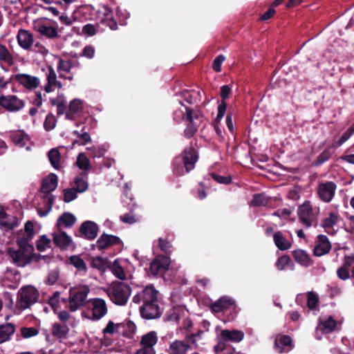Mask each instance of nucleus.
<instances>
[{"label": "nucleus", "instance_id": "b1692460", "mask_svg": "<svg viewBox=\"0 0 354 354\" xmlns=\"http://www.w3.org/2000/svg\"><path fill=\"white\" fill-rule=\"evenodd\" d=\"M234 304L235 301L234 299L227 296H223L216 301L214 303L212 304L210 308L212 312L218 313L230 309L232 306L234 305Z\"/></svg>", "mask_w": 354, "mask_h": 354}, {"label": "nucleus", "instance_id": "8fccbe9b", "mask_svg": "<svg viewBox=\"0 0 354 354\" xmlns=\"http://www.w3.org/2000/svg\"><path fill=\"white\" fill-rule=\"evenodd\" d=\"M51 247V241L46 235L39 236V239L36 241V248L38 251L43 252L46 248Z\"/></svg>", "mask_w": 354, "mask_h": 354}, {"label": "nucleus", "instance_id": "2f4dec72", "mask_svg": "<svg viewBox=\"0 0 354 354\" xmlns=\"http://www.w3.org/2000/svg\"><path fill=\"white\" fill-rule=\"evenodd\" d=\"M273 241L277 248L280 250H287L291 248V243L286 239L281 231L273 234Z\"/></svg>", "mask_w": 354, "mask_h": 354}, {"label": "nucleus", "instance_id": "7ed1b4c3", "mask_svg": "<svg viewBox=\"0 0 354 354\" xmlns=\"http://www.w3.org/2000/svg\"><path fill=\"white\" fill-rule=\"evenodd\" d=\"M89 291L88 286L71 288L70 289L68 301L69 308L71 311L74 312L85 304Z\"/></svg>", "mask_w": 354, "mask_h": 354}, {"label": "nucleus", "instance_id": "58836bf2", "mask_svg": "<svg viewBox=\"0 0 354 354\" xmlns=\"http://www.w3.org/2000/svg\"><path fill=\"white\" fill-rule=\"evenodd\" d=\"M48 157L51 165L54 169H59L61 168L59 164L61 160V154L57 149L54 148L50 149L48 153Z\"/></svg>", "mask_w": 354, "mask_h": 354}, {"label": "nucleus", "instance_id": "c756f323", "mask_svg": "<svg viewBox=\"0 0 354 354\" xmlns=\"http://www.w3.org/2000/svg\"><path fill=\"white\" fill-rule=\"evenodd\" d=\"M221 335L224 340L233 342H239L244 337L243 332L238 330H223L221 333Z\"/></svg>", "mask_w": 354, "mask_h": 354}, {"label": "nucleus", "instance_id": "79ce46f5", "mask_svg": "<svg viewBox=\"0 0 354 354\" xmlns=\"http://www.w3.org/2000/svg\"><path fill=\"white\" fill-rule=\"evenodd\" d=\"M109 12H111V9L109 7L105 6V18L102 19L101 22L109 27L110 29L115 30L118 29V23L113 17H109Z\"/></svg>", "mask_w": 354, "mask_h": 354}, {"label": "nucleus", "instance_id": "1a4fd4ad", "mask_svg": "<svg viewBox=\"0 0 354 354\" xmlns=\"http://www.w3.org/2000/svg\"><path fill=\"white\" fill-rule=\"evenodd\" d=\"M336 188L337 185L333 181L319 183L317 188L319 198L325 203L330 202L335 196Z\"/></svg>", "mask_w": 354, "mask_h": 354}, {"label": "nucleus", "instance_id": "9d476101", "mask_svg": "<svg viewBox=\"0 0 354 354\" xmlns=\"http://www.w3.org/2000/svg\"><path fill=\"white\" fill-rule=\"evenodd\" d=\"M140 313L143 319H155L161 317L162 310L159 305V301H157L142 304L140 307Z\"/></svg>", "mask_w": 354, "mask_h": 354}, {"label": "nucleus", "instance_id": "dca6fc26", "mask_svg": "<svg viewBox=\"0 0 354 354\" xmlns=\"http://www.w3.org/2000/svg\"><path fill=\"white\" fill-rule=\"evenodd\" d=\"M337 324V321L331 315L319 317V323L316 328L317 333L321 332L322 334L331 333L335 330Z\"/></svg>", "mask_w": 354, "mask_h": 354}, {"label": "nucleus", "instance_id": "052dcab7", "mask_svg": "<svg viewBox=\"0 0 354 354\" xmlns=\"http://www.w3.org/2000/svg\"><path fill=\"white\" fill-rule=\"evenodd\" d=\"M12 140L13 142L20 147H24L26 145L25 135L23 132L17 131L12 134Z\"/></svg>", "mask_w": 354, "mask_h": 354}, {"label": "nucleus", "instance_id": "864d4df0", "mask_svg": "<svg viewBox=\"0 0 354 354\" xmlns=\"http://www.w3.org/2000/svg\"><path fill=\"white\" fill-rule=\"evenodd\" d=\"M56 123L57 120L55 116L52 113H49L46 117L44 122V128L46 131H50L55 127Z\"/></svg>", "mask_w": 354, "mask_h": 354}, {"label": "nucleus", "instance_id": "f704fd0d", "mask_svg": "<svg viewBox=\"0 0 354 354\" xmlns=\"http://www.w3.org/2000/svg\"><path fill=\"white\" fill-rule=\"evenodd\" d=\"M84 176H86V174L82 172L74 179V184L75 185V187L74 188L78 193H83L86 192L88 187V183L85 179H84Z\"/></svg>", "mask_w": 354, "mask_h": 354}, {"label": "nucleus", "instance_id": "a878e982", "mask_svg": "<svg viewBox=\"0 0 354 354\" xmlns=\"http://www.w3.org/2000/svg\"><path fill=\"white\" fill-rule=\"evenodd\" d=\"M76 217L70 212L63 213L57 219L56 227L57 230H62V227L71 228L76 222Z\"/></svg>", "mask_w": 354, "mask_h": 354}, {"label": "nucleus", "instance_id": "9b49d317", "mask_svg": "<svg viewBox=\"0 0 354 354\" xmlns=\"http://www.w3.org/2000/svg\"><path fill=\"white\" fill-rule=\"evenodd\" d=\"M198 160V151L192 146L185 149L181 153V160L183 162L187 173L195 168V165Z\"/></svg>", "mask_w": 354, "mask_h": 354}, {"label": "nucleus", "instance_id": "e433bc0d", "mask_svg": "<svg viewBox=\"0 0 354 354\" xmlns=\"http://www.w3.org/2000/svg\"><path fill=\"white\" fill-rule=\"evenodd\" d=\"M0 62H4L8 66H11L14 64V58L7 47L0 43Z\"/></svg>", "mask_w": 354, "mask_h": 354}, {"label": "nucleus", "instance_id": "412c9836", "mask_svg": "<svg viewBox=\"0 0 354 354\" xmlns=\"http://www.w3.org/2000/svg\"><path fill=\"white\" fill-rule=\"evenodd\" d=\"M48 73L46 74L47 83L44 86V91L46 93H50L55 90V88H61L62 84L60 81L57 80V74L51 66L48 68Z\"/></svg>", "mask_w": 354, "mask_h": 354}, {"label": "nucleus", "instance_id": "39448f33", "mask_svg": "<svg viewBox=\"0 0 354 354\" xmlns=\"http://www.w3.org/2000/svg\"><path fill=\"white\" fill-rule=\"evenodd\" d=\"M39 297L38 290L30 286L22 288L18 294V304L21 308L26 309L37 302Z\"/></svg>", "mask_w": 354, "mask_h": 354}, {"label": "nucleus", "instance_id": "393cba45", "mask_svg": "<svg viewBox=\"0 0 354 354\" xmlns=\"http://www.w3.org/2000/svg\"><path fill=\"white\" fill-rule=\"evenodd\" d=\"M59 232L53 233V243L61 250H66L72 243V239L67 233L62 230H57Z\"/></svg>", "mask_w": 354, "mask_h": 354}, {"label": "nucleus", "instance_id": "f03ea898", "mask_svg": "<svg viewBox=\"0 0 354 354\" xmlns=\"http://www.w3.org/2000/svg\"><path fill=\"white\" fill-rule=\"evenodd\" d=\"M297 214L299 221L306 227L317 225L318 212L315 211L309 201H306L299 206Z\"/></svg>", "mask_w": 354, "mask_h": 354}, {"label": "nucleus", "instance_id": "de8ad7c7", "mask_svg": "<svg viewBox=\"0 0 354 354\" xmlns=\"http://www.w3.org/2000/svg\"><path fill=\"white\" fill-rule=\"evenodd\" d=\"M76 165L80 169L85 171H87L91 168L90 160L84 153H80L78 155Z\"/></svg>", "mask_w": 354, "mask_h": 354}, {"label": "nucleus", "instance_id": "603ef678", "mask_svg": "<svg viewBox=\"0 0 354 354\" xmlns=\"http://www.w3.org/2000/svg\"><path fill=\"white\" fill-rule=\"evenodd\" d=\"M354 132V124H352L346 131H345L343 135L340 137V138L333 142L335 144V148H337L343 145L346 140L349 139L353 133Z\"/></svg>", "mask_w": 354, "mask_h": 354}, {"label": "nucleus", "instance_id": "aec40b11", "mask_svg": "<svg viewBox=\"0 0 354 354\" xmlns=\"http://www.w3.org/2000/svg\"><path fill=\"white\" fill-rule=\"evenodd\" d=\"M274 347L280 353L288 352L294 347L292 339L287 335H278L274 340Z\"/></svg>", "mask_w": 354, "mask_h": 354}, {"label": "nucleus", "instance_id": "a18cd8bd", "mask_svg": "<svg viewBox=\"0 0 354 354\" xmlns=\"http://www.w3.org/2000/svg\"><path fill=\"white\" fill-rule=\"evenodd\" d=\"M186 110V115H185V121L187 122H194V120H199L203 115L199 110H194L192 108L185 106Z\"/></svg>", "mask_w": 354, "mask_h": 354}, {"label": "nucleus", "instance_id": "7c9ffc66", "mask_svg": "<svg viewBox=\"0 0 354 354\" xmlns=\"http://www.w3.org/2000/svg\"><path fill=\"white\" fill-rule=\"evenodd\" d=\"M335 144H331L328 146L313 162L315 167H319L326 161H328L334 153Z\"/></svg>", "mask_w": 354, "mask_h": 354}, {"label": "nucleus", "instance_id": "bb28decb", "mask_svg": "<svg viewBox=\"0 0 354 354\" xmlns=\"http://www.w3.org/2000/svg\"><path fill=\"white\" fill-rule=\"evenodd\" d=\"M157 342L158 337L155 331H150L142 337L140 344L142 346V348L147 349L148 351L151 350L152 353H156L153 346Z\"/></svg>", "mask_w": 354, "mask_h": 354}, {"label": "nucleus", "instance_id": "09e8293b", "mask_svg": "<svg viewBox=\"0 0 354 354\" xmlns=\"http://www.w3.org/2000/svg\"><path fill=\"white\" fill-rule=\"evenodd\" d=\"M8 217L9 216L5 212L3 207L0 205V225L8 229L12 230L16 225L10 223Z\"/></svg>", "mask_w": 354, "mask_h": 354}, {"label": "nucleus", "instance_id": "2eb2a0df", "mask_svg": "<svg viewBox=\"0 0 354 354\" xmlns=\"http://www.w3.org/2000/svg\"><path fill=\"white\" fill-rule=\"evenodd\" d=\"M93 321H97L102 319L108 311L105 301L100 298H95L91 301Z\"/></svg>", "mask_w": 354, "mask_h": 354}, {"label": "nucleus", "instance_id": "4be33fe9", "mask_svg": "<svg viewBox=\"0 0 354 354\" xmlns=\"http://www.w3.org/2000/svg\"><path fill=\"white\" fill-rule=\"evenodd\" d=\"M57 176L50 173L42 180L40 191L44 194H49L57 188Z\"/></svg>", "mask_w": 354, "mask_h": 354}, {"label": "nucleus", "instance_id": "c9c22d12", "mask_svg": "<svg viewBox=\"0 0 354 354\" xmlns=\"http://www.w3.org/2000/svg\"><path fill=\"white\" fill-rule=\"evenodd\" d=\"M270 202V198L264 193L254 194L250 205L252 207L266 206Z\"/></svg>", "mask_w": 354, "mask_h": 354}, {"label": "nucleus", "instance_id": "0e129e2a", "mask_svg": "<svg viewBox=\"0 0 354 354\" xmlns=\"http://www.w3.org/2000/svg\"><path fill=\"white\" fill-rule=\"evenodd\" d=\"M212 178L220 184L229 185L232 182V177L230 176H220L215 173H212Z\"/></svg>", "mask_w": 354, "mask_h": 354}, {"label": "nucleus", "instance_id": "ea45409f", "mask_svg": "<svg viewBox=\"0 0 354 354\" xmlns=\"http://www.w3.org/2000/svg\"><path fill=\"white\" fill-rule=\"evenodd\" d=\"M32 239H29L28 236H21L17 238L16 242L17 245L19 246L18 250H22L25 252H27V253H31L32 252H34V247L29 243V241Z\"/></svg>", "mask_w": 354, "mask_h": 354}, {"label": "nucleus", "instance_id": "69168bd1", "mask_svg": "<svg viewBox=\"0 0 354 354\" xmlns=\"http://www.w3.org/2000/svg\"><path fill=\"white\" fill-rule=\"evenodd\" d=\"M225 59V57L223 55H218L213 61L212 68L214 71L220 72L221 71V64Z\"/></svg>", "mask_w": 354, "mask_h": 354}, {"label": "nucleus", "instance_id": "13d9d810", "mask_svg": "<svg viewBox=\"0 0 354 354\" xmlns=\"http://www.w3.org/2000/svg\"><path fill=\"white\" fill-rule=\"evenodd\" d=\"M77 193H78L74 187L67 188L64 189V198L65 203H70L77 198Z\"/></svg>", "mask_w": 354, "mask_h": 354}, {"label": "nucleus", "instance_id": "a211bd4d", "mask_svg": "<svg viewBox=\"0 0 354 354\" xmlns=\"http://www.w3.org/2000/svg\"><path fill=\"white\" fill-rule=\"evenodd\" d=\"M331 244L326 235L320 234L317 236L316 245L313 250L315 256L321 257L330 252Z\"/></svg>", "mask_w": 354, "mask_h": 354}, {"label": "nucleus", "instance_id": "6ab92c4d", "mask_svg": "<svg viewBox=\"0 0 354 354\" xmlns=\"http://www.w3.org/2000/svg\"><path fill=\"white\" fill-rule=\"evenodd\" d=\"M55 26H50L46 24H39L37 26V31L42 36L50 39H58L60 37V35L57 30V24L54 21Z\"/></svg>", "mask_w": 354, "mask_h": 354}, {"label": "nucleus", "instance_id": "5fc2aeb1", "mask_svg": "<svg viewBox=\"0 0 354 354\" xmlns=\"http://www.w3.org/2000/svg\"><path fill=\"white\" fill-rule=\"evenodd\" d=\"M198 131V126L195 122H187L186 128L183 131L185 138L189 139L192 138Z\"/></svg>", "mask_w": 354, "mask_h": 354}, {"label": "nucleus", "instance_id": "bf43d9fd", "mask_svg": "<svg viewBox=\"0 0 354 354\" xmlns=\"http://www.w3.org/2000/svg\"><path fill=\"white\" fill-rule=\"evenodd\" d=\"M73 66V63L71 60H64L62 59H59L57 64V71H65L66 73H69L71 69Z\"/></svg>", "mask_w": 354, "mask_h": 354}, {"label": "nucleus", "instance_id": "6e6552de", "mask_svg": "<svg viewBox=\"0 0 354 354\" xmlns=\"http://www.w3.org/2000/svg\"><path fill=\"white\" fill-rule=\"evenodd\" d=\"M98 230V225L95 222L85 221L81 224L79 230L75 232V236L89 241L94 240L97 236Z\"/></svg>", "mask_w": 354, "mask_h": 354}, {"label": "nucleus", "instance_id": "473e14b6", "mask_svg": "<svg viewBox=\"0 0 354 354\" xmlns=\"http://www.w3.org/2000/svg\"><path fill=\"white\" fill-rule=\"evenodd\" d=\"M15 332V326L11 323L0 324V344L10 340Z\"/></svg>", "mask_w": 354, "mask_h": 354}, {"label": "nucleus", "instance_id": "4c0bfd02", "mask_svg": "<svg viewBox=\"0 0 354 354\" xmlns=\"http://www.w3.org/2000/svg\"><path fill=\"white\" fill-rule=\"evenodd\" d=\"M51 333L52 335L57 338H66L68 333V328L66 325L55 323L53 325Z\"/></svg>", "mask_w": 354, "mask_h": 354}, {"label": "nucleus", "instance_id": "4468645a", "mask_svg": "<svg viewBox=\"0 0 354 354\" xmlns=\"http://www.w3.org/2000/svg\"><path fill=\"white\" fill-rule=\"evenodd\" d=\"M8 253L15 265L18 267H25L30 263L29 254L22 250L9 248Z\"/></svg>", "mask_w": 354, "mask_h": 354}, {"label": "nucleus", "instance_id": "72a5a7b5", "mask_svg": "<svg viewBox=\"0 0 354 354\" xmlns=\"http://www.w3.org/2000/svg\"><path fill=\"white\" fill-rule=\"evenodd\" d=\"M82 102L81 100L74 99L70 102L68 109L66 113V118L68 120H74L75 115L82 110Z\"/></svg>", "mask_w": 354, "mask_h": 354}, {"label": "nucleus", "instance_id": "680f3d73", "mask_svg": "<svg viewBox=\"0 0 354 354\" xmlns=\"http://www.w3.org/2000/svg\"><path fill=\"white\" fill-rule=\"evenodd\" d=\"M120 220L124 223L127 224H133L138 221V218L135 214L130 212L129 213L124 214L120 216Z\"/></svg>", "mask_w": 354, "mask_h": 354}, {"label": "nucleus", "instance_id": "4d7b16f0", "mask_svg": "<svg viewBox=\"0 0 354 354\" xmlns=\"http://www.w3.org/2000/svg\"><path fill=\"white\" fill-rule=\"evenodd\" d=\"M21 335L24 338H30L39 334V330L35 327H22L20 329Z\"/></svg>", "mask_w": 354, "mask_h": 354}, {"label": "nucleus", "instance_id": "338daca9", "mask_svg": "<svg viewBox=\"0 0 354 354\" xmlns=\"http://www.w3.org/2000/svg\"><path fill=\"white\" fill-rule=\"evenodd\" d=\"M94 55H95V48L91 45L86 46L83 48V50L80 54L81 56L85 57L88 59H92L94 57Z\"/></svg>", "mask_w": 354, "mask_h": 354}, {"label": "nucleus", "instance_id": "ddd939ff", "mask_svg": "<svg viewBox=\"0 0 354 354\" xmlns=\"http://www.w3.org/2000/svg\"><path fill=\"white\" fill-rule=\"evenodd\" d=\"M193 348V346L185 337L183 340L175 339L171 342L166 351L168 354H187L189 350Z\"/></svg>", "mask_w": 354, "mask_h": 354}, {"label": "nucleus", "instance_id": "cd10ccee", "mask_svg": "<svg viewBox=\"0 0 354 354\" xmlns=\"http://www.w3.org/2000/svg\"><path fill=\"white\" fill-rule=\"evenodd\" d=\"M292 254L295 261L301 266L308 267L313 264V261L306 251L297 249L292 251Z\"/></svg>", "mask_w": 354, "mask_h": 354}, {"label": "nucleus", "instance_id": "f3484780", "mask_svg": "<svg viewBox=\"0 0 354 354\" xmlns=\"http://www.w3.org/2000/svg\"><path fill=\"white\" fill-rule=\"evenodd\" d=\"M122 243L120 237L103 233L97 241V248L99 250H103Z\"/></svg>", "mask_w": 354, "mask_h": 354}, {"label": "nucleus", "instance_id": "774afa93", "mask_svg": "<svg viewBox=\"0 0 354 354\" xmlns=\"http://www.w3.org/2000/svg\"><path fill=\"white\" fill-rule=\"evenodd\" d=\"M82 32L88 36H93L97 33V28L95 25L87 24L83 26Z\"/></svg>", "mask_w": 354, "mask_h": 354}, {"label": "nucleus", "instance_id": "5701e85b", "mask_svg": "<svg viewBox=\"0 0 354 354\" xmlns=\"http://www.w3.org/2000/svg\"><path fill=\"white\" fill-rule=\"evenodd\" d=\"M19 45L25 50H30L33 44V35L32 34L24 29H20L18 31L17 36Z\"/></svg>", "mask_w": 354, "mask_h": 354}, {"label": "nucleus", "instance_id": "c03bdc74", "mask_svg": "<svg viewBox=\"0 0 354 354\" xmlns=\"http://www.w3.org/2000/svg\"><path fill=\"white\" fill-rule=\"evenodd\" d=\"M69 261L77 270L86 272L87 267L84 261L78 255L70 257Z\"/></svg>", "mask_w": 354, "mask_h": 354}, {"label": "nucleus", "instance_id": "e2e57ef3", "mask_svg": "<svg viewBox=\"0 0 354 354\" xmlns=\"http://www.w3.org/2000/svg\"><path fill=\"white\" fill-rule=\"evenodd\" d=\"M180 319L179 309L178 308H173L166 314V319L167 321L178 322Z\"/></svg>", "mask_w": 354, "mask_h": 354}, {"label": "nucleus", "instance_id": "f257e3e1", "mask_svg": "<svg viewBox=\"0 0 354 354\" xmlns=\"http://www.w3.org/2000/svg\"><path fill=\"white\" fill-rule=\"evenodd\" d=\"M131 289L129 285L122 281H113L106 290L111 301L118 306L127 304L131 295Z\"/></svg>", "mask_w": 354, "mask_h": 354}, {"label": "nucleus", "instance_id": "c85d7f7f", "mask_svg": "<svg viewBox=\"0 0 354 354\" xmlns=\"http://www.w3.org/2000/svg\"><path fill=\"white\" fill-rule=\"evenodd\" d=\"M354 263V257H346L343 265L338 268L337 271V277L342 279L346 280L349 278V268Z\"/></svg>", "mask_w": 354, "mask_h": 354}, {"label": "nucleus", "instance_id": "49530a36", "mask_svg": "<svg viewBox=\"0 0 354 354\" xmlns=\"http://www.w3.org/2000/svg\"><path fill=\"white\" fill-rule=\"evenodd\" d=\"M107 259L102 258L101 257H96L91 259V266L93 268H96L99 270H104L108 266Z\"/></svg>", "mask_w": 354, "mask_h": 354}, {"label": "nucleus", "instance_id": "6e6d98bb", "mask_svg": "<svg viewBox=\"0 0 354 354\" xmlns=\"http://www.w3.org/2000/svg\"><path fill=\"white\" fill-rule=\"evenodd\" d=\"M319 303L317 295L313 292H309L307 295V306L310 310L316 308Z\"/></svg>", "mask_w": 354, "mask_h": 354}, {"label": "nucleus", "instance_id": "a19ab883", "mask_svg": "<svg viewBox=\"0 0 354 354\" xmlns=\"http://www.w3.org/2000/svg\"><path fill=\"white\" fill-rule=\"evenodd\" d=\"M204 334V331L201 329H198L196 333H187L185 335L186 339L189 341L194 348H197L198 344V340L202 339V336Z\"/></svg>", "mask_w": 354, "mask_h": 354}, {"label": "nucleus", "instance_id": "423d86ee", "mask_svg": "<svg viewBox=\"0 0 354 354\" xmlns=\"http://www.w3.org/2000/svg\"><path fill=\"white\" fill-rule=\"evenodd\" d=\"M159 292L152 284L144 287L140 291L133 296V302L135 304H145L158 301Z\"/></svg>", "mask_w": 354, "mask_h": 354}, {"label": "nucleus", "instance_id": "3c124183", "mask_svg": "<svg viewBox=\"0 0 354 354\" xmlns=\"http://www.w3.org/2000/svg\"><path fill=\"white\" fill-rule=\"evenodd\" d=\"M292 263L290 256L283 254L279 257L275 263V266L279 270H283L286 267Z\"/></svg>", "mask_w": 354, "mask_h": 354}, {"label": "nucleus", "instance_id": "37998d69", "mask_svg": "<svg viewBox=\"0 0 354 354\" xmlns=\"http://www.w3.org/2000/svg\"><path fill=\"white\" fill-rule=\"evenodd\" d=\"M337 215L334 212H330L328 217L322 220V226L327 233H329V230L337 223Z\"/></svg>", "mask_w": 354, "mask_h": 354}, {"label": "nucleus", "instance_id": "f8f14e48", "mask_svg": "<svg viewBox=\"0 0 354 354\" xmlns=\"http://www.w3.org/2000/svg\"><path fill=\"white\" fill-rule=\"evenodd\" d=\"M11 78L29 90L37 88L40 83L38 77L28 74H16L12 75Z\"/></svg>", "mask_w": 354, "mask_h": 354}, {"label": "nucleus", "instance_id": "0eeeda50", "mask_svg": "<svg viewBox=\"0 0 354 354\" xmlns=\"http://www.w3.org/2000/svg\"><path fill=\"white\" fill-rule=\"evenodd\" d=\"M0 106L9 112H17L25 106V102L15 95H1Z\"/></svg>", "mask_w": 354, "mask_h": 354}, {"label": "nucleus", "instance_id": "20e7f679", "mask_svg": "<svg viewBox=\"0 0 354 354\" xmlns=\"http://www.w3.org/2000/svg\"><path fill=\"white\" fill-rule=\"evenodd\" d=\"M171 263L170 258L166 255H157L150 263L147 272L154 277H162L169 270Z\"/></svg>", "mask_w": 354, "mask_h": 354}]
</instances>
